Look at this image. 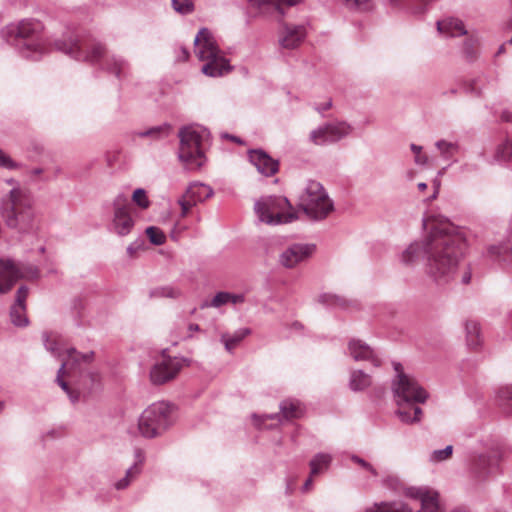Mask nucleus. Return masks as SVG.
I'll return each mask as SVG.
<instances>
[{
    "label": "nucleus",
    "mask_w": 512,
    "mask_h": 512,
    "mask_svg": "<svg viewBox=\"0 0 512 512\" xmlns=\"http://www.w3.org/2000/svg\"><path fill=\"white\" fill-rule=\"evenodd\" d=\"M419 191L423 192L427 189V184L425 182H420L417 185Z\"/></svg>",
    "instance_id": "nucleus-59"
},
{
    "label": "nucleus",
    "mask_w": 512,
    "mask_h": 512,
    "mask_svg": "<svg viewBox=\"0 0 512 512\" xmlns=\"http://www.w3.org/2000/svg\"><path fill=\"white\" fill-rule=\"evenodd\" d=\"M437 29L448 37H458L467 34V30L460 19L447 17L437 22Z\"/></svg>",
    "instance_id": "nucleus-24"
},
{
    "label": "nucleus",
    "mask_w": 512,
    "mask_h": 512,
    "mask_svg": "<svg viewBox=\"0 0 512 512\" xmlns=\"http://www.w3.org/2000/svg\"><path fill=\"white\" fill-rule=\"evenodd\" d=\"M482 83L483 79L476 78L469 82V84L466 86V90L469 93H472L474 95H481L482 94Z\"/></svg>",
    "instance_id": "nucleus-48"
},
{
    "label": "nucleus",
    "mask_w": 512,
    "mask_h": 512,
    "mask_svg": "<svg viewBox=\"0 0 512 512\" xmlns=\"http://www.w3.org/2000/svg\"><path fill=\"white\" fill-rule=\"evenodd\" d=\"M55 49L69 55L77 61L99 65L100 68L118 79L126 77L129 62L121 55H107L106 45L95 38L79 37L72 33L54 41Z\"/></svg>",
    "instance_id": "nucleus-2"
},
{
    "label": "nucleus",
    "mask_w": 512,
    "mask_h": 512,
    "mask_svg": "<svg viewBox=\"0 0 512 512\" xmlns=\"http://www.w3.org/2000/svg\"><path fill=\"white\" fill-rule=\"evenodd\" d=\"M199 329H200V327H199V325H198V324H190V325L188 326V330H189L190 332H196V331H199Z\"/></svg>",
    "instance_id": "nucleus-58"
},
{
    "label": "nucleus",
    "mask_w": 512,
    "mask_h": 512,
    "mask_svg": "<svg viewBox=\"0 0 512 512\" xmlns=\"http://www.w3.org/2000/svg\"><path fill=\"white\" fill-rule=\"evenodd\" d=\"M179 159L190 167H201L204 162L202 143L208 137L206 129L187 126L179 131Z\"/></svg>",
    "instance_id": "nucleus-10"
},
{
    "label": "nucleus",
    "mask_w": 512,
    "mask_h": 512,
    "mask_svg": "<svg viewBox=\"0 0 512 512\" xmlns=\"http://www.w3.org/2000/svg\"><path fill=\"white\" fill-rule=\"evenodd\" d=\"M133 251H134V248L130 245V246L127 248V252H128L129 254H132V253H133Z\"/></svg>",
    "instance_id": "nucleus-63"
},
{
    "label": "nucleus",
    "mask_w": 512,
    "mask_h": 512,
    "mask_svg": "<svg viewBox=\"0 0 512 512\" xmlns=\"http://www.w3.org/2000/svg\"><path fill=\"white\" fill-rule=\"evenodd\" d=\"M195 54L206 63L201 71L210 77H220L229 73L232 67L228 60L221 55L212 33L207 28L199 30L194 40Z\"/></svg>",
    "instance_id": "nucleus-6"
},
{
    "label": "nucleus",
    "mask_w": 512,
    "mask_h": 512,
    "mask_svg": "<svg viewBox=\"0 0 512 512\" xmlns=\"http://www.w3.org/2000/svg\"><path fill=\"white\" fill-rule=\"evenodd\" d=\"M171 126L168 124H164L161 126L152 127L146 131L139 132L138 136L140 137H153V138H164L167 137L170 133Z\"/></svg>",
    "instance_id": "nucleus-34"
},
{
    "label": "nucleus",
    "mask_w": 512,
    "mask_h": 512,
    "mask_svg": "<svg viewBox=\"0 0 512 512\" xmlns=\"http://www.w3.org/2000/svg\"><path fill=\"white\" fill-rule=\"evenodd\" d=\"M302 0H249L251 5L263 13L278 12L284 15L283 6H294Z\"/></svg>",
    "instance_id": "nucleus-22"
},
{
    "label": "nucleus",
    "mask_w": 512,
    "mask_h": 512,
    "mask_svg": "<svg viewBox=\"0 0 512 512\" xmlns=\"http://www.w3.org/2000/svg\"><path fill=\"white\" fill-rule=\"evenodd\" d=\"M178 203L181 206L182 217H185L189 210L196 205V203L193 202L191 199L187 198L185 194L178 200Z\"/></svg>",
    "instance_id": "nucleus-49"
},
{
    "label": "nucleus",
    "mask_w": 512,
    "mask_h": 512,
    "mask_svg": "<svg viewBox=\"0 0 512 512\" xmlns=\"http://www.w3.org/2000/svg\"><path fill=\"white\" fill-rule=\"evenodd\" d=\"M501 119L506 122H512V113L509 111H504L501 115Z\"/></svg>",
    "instance_id": "nucleus-56"
},
{
    "label": "nucleus",
    "mask_w": 512,
    "mask_h": 512,
    "mask_svg": "<svg viewBox=\"0 0 512 512\" xmlns=\"http://www.w3.org/2000/svg\"><path fill=\"white\" fill-rule=\"evenodd\" d=\"M314 244L296 243L285 249L279 256L280 263L286 268H294L315 252Z\"/></svg>",
    "instance_id": "nucleus-16"
},
{
    "label": "nucleus",
    "mask_w": 512,
    "mask_h": 512,
    "mask_svg": "<svg viewBox=\"0 0 512 512\" xmlns=\"http://www.w3.org/2000/svg\"><path fill=\"white\" fill-rule=\"evenodd\" d=\"M307 35L306 26L303 24L283 23L279 31L278 42L284 49H296L304 41Z\"/></svg>",
    "instance_id": "nucleus-17"
},
{
    "label": "nucleus",
    "mask_w": 512,
    "mask_h": 512,
    "mask_svg": "<svg viewBox=\"0 0 512 512\" xmlns=\"http://www.w3.org/2000/svg\"><path fill=\"white\" fill-rule=\"evenodd\" d=\"M229 292H218L214 297L213 299L211 300L210 303L208 302H205L201 305V308H206V307H214V308H219L227 303H229Z\"/></svg>",
    "instance_id": "nucleus-41"
},
{
    "label": "nucleus",
    "mask_w": 512,
    "mask_h": 512,
    "mask_svg": "<svg viewBox=\"0 0 512 512\" xmlns=\"http://www.w3.org/2000/svg\"><path fill=\"white\" fill-rule=\"evenodd\" d=\"M319 302L331 306L341 307L345 308L348 304V301L344 299L343 297H340L338 295L324 293L319 296Z\"/></svg>",
    "instance_id": "nucleus-35"
},
{
    "label": "nucleus",
    "mask_w": 512,
    "mask_h": 512,
    "mask_svg": "<svg viewBox=\"0 0 512 512\" xmlns=\"http://www.w3.org/2000/svg\"><path fill=\"white\" fill-rule=\"evenodd\" d=\"M0 167L8 170H16L21 167V164L14 161L0 148Z\"/></svg>",
    "instance_id": "nucleus-46"
},
{
    "label": "nucleus",
    "mask_w": 512,
    "mask_h": 512,
    "mask_svg": "<svg viewBox=\"0 0 512 512\" xmlns=\"http://www.w3.org/2000/svg\"><path fill=\"white\" fill-rule=\"evenodd\" d=\"M132 200L142 209H147L150 206L146 191L142 188H138L133 192Z\"/></svg>",
    "instance_id": "nucleus-43"
},
{
    "label": "nucleus",
    "mask_w": 512,
    "mask_h": 512,
    "mask_svg": "<svg viewBox=\"0 0 512 512\" xmlns=\"http://www.w3.org/2000/svg\"><path fill=\"white\" fill-rule=\"evenodd\" d=\"M433 0H389L392 7L413 15H422Z\"/></svg>",
    "instance_id": "nucleus-23"
},
{
    "label": "nucleus",
    "mask_w": 512,
    "mask_h": 512,
    "mask_svg": "<svg viewBox=\"0 0 512 512\" xmlns=\"http://www.w3.org/2000/svg\"><path fill=\"white\" fill-rule=\"evenodd\" d=\"M113 217L110 230L119 236L128 235L134 227V219L131 215L132 205L128 197L118 194L112 203Z\"/></svg>",
    "instance_id": "nucleus-12"
},
{
    "label": "nucleus",
    "mask_w": 512,
    "mask_h": 512,
    "mask_svg": "<svg viewBox=\"0 0 512 512\" xmlns=\"http://www.w3.org/2000/svg\"><path fill=\"white\" fill-rule=\"evenodd\" d=\"M183 367V361L177 357H163L150 370L151 382L155 385L164 384L174 379Z\"/></svg>",
    "instance_id": "nucleus-14"
},
{
    "label": "nucleus",
    "mask_w": 512,
    "mask_h": 512,
    "mask_svg": "<svg viewBox=\"0 0 512 512\" xmlns=\"http://www.w3.org/2000/svg\"><path fill=\"white\" fill-rule=\"evenodd\" d=\"M348 351L355 361H369L375 367H379L382 363L375 351L361 340H351L348 343Z\"/></svg>",
    "instance_id": "nucleus-21"
},
{
    "label": "nucleus",
    "mask_w": 512,
    "mask_h": 512,
    "mask_svg": "<svg viewBox=\"0 0 512 512\" xmlns=\"http://www.w3.org/2000/svg\"><path fill=\"white\" fill-rule=\"evenodd\" d=\"M436 147L440 151L441 155L450 159L458 150V145L456 143L448 142L445 140H439L435 143Z\"/></svg>",
    "instance_id": "nucleus-37"
},
{
    "label": "nucleus",
    "mask_w": 512,
    "mask_h": 512,
    "mask_svg": "<svg viewBox=\"0 0 512 512\" xmlns=\"http://www.w3.org/2000/svg\"><path fill=\"white\" fill-rule=\"evenodd\" d=\"M411 151L414 153V161L418 165H425L428 162V157L422 154V146L412 143L410 145Z\"/></svg>",
    "instance_id": "nucleus-47"
},
{
    "label": "nucleus",
    "mask_w": 512,
    "mask_h": 512,
    "mask_svg": "<svg viewBox=\"0 0 512 512\" xmlns=\"http://www.w3.org/2000/svg\"><path fill=\"white\" fill-rule=\"evenodd\" d=\"M251 330L249 328H241L235 331L232 335L222 334L221 341L228 352H232L233 349L249 334Z\"/></svg>",
    "instance_id": "nucleus-30"
},
{
    "label": "nucleus",
    "mask_w": 512,
    "mask_h": 512,
    "mask_svg": "<svg viewBox=\"0 0 512 512\" xmlns=\"http://www.w3.org/2000/svg\"><path fill=\"white\" fill-rule=\"evenodd\" d=\"M396 415L403 423L413 424L421 420L422 409L415 405L409 407H404L402 405L397 409Z\"/></svg>",
    "instance_id": "nucleus-29"
},
{
    "label": "nucleus",
    "mask_w": 512,
    "mask_h": 512,
    "mask_svg": "<svg viewBox=\"0 0 512 512\" xmlns=\"http://www.w3.org/2000/svg\"><path fill=\"white\" fill-rule=\"evenodd\" d=\"M180 295L179 291L174 289L173 287H161L154 289L150 292V297L154 298H161V297H168V298H176Z\"/></svg>",
    "instance_id": "nucleus-42"
},
{
    "label": "nucleus",
    "mask_w": 512,
    "mask_h": 512,
    "mask_svg": "<svg viewBox=\"0 0 512 512\" xmlns=\"http://www.w3.org/2000/svg\"><path fill=\"white\" fill-rule=\"evenodd\" d=\"M332 107V100L329 99L327 102H325L324 104L322 105H318L316 107V110H318L319 112H323V111H326L328 109H330Z\"/></svg>",
    "instance_id": "nucleus-54"
},
{
    "label": "nucleus",
    "mask_w": 512,
    "mask_h": 512,
    "mask_svg": "<svg viewBox=\"0 0 512 512\" xmlns=\"http://www.w3.org/2000/svg\"><path fill=\"white\" fill-rule=\"evenodd\" d=\"M173 421V406L168 402L158 401L142 412L138 429L143 437L154 438L165 432Z\"/></svg>",
    "instance_id": "nucleus-8"
},
{
    "label": "nucleus",
    "mask_w": 512,
    "mask_h": 512,
    "mask_svg": "<svg viewBox=\"0 0 512 512\" xmlns=\"http://www.w3.org/2000/svg\"><path fill=\"white\" fill-rule=\"evenodd\" d=\"M2 36L22 57L30 60H39L49 50L43 25L34 19H24L7 25L2 30Z\"/></svg>",
    "instance_id": "nucleus-4"
},
{
    "label": "nucleus",
    "mask_w": 512,
    "mask_h": 512,
    "mask_svg": "<svg viewBox=\"0 0 512 512\" xmlns=\"http://www.w3.org/2000/svg\"><path fill=\"white\" fill-rule=\"evenodd\" d=\"M371 0H342V2L348 7V8H357L362 9L368 5V3Z\"/></svg>",
    "instance_id": "nucleus-51"
},
{
    "label": "nucleus",
    "mask_w": 512,
    "mask_h": 512,
    "mask_svg": "<svg viewBox=\"0 0 512 512\" xmlns=\"http://www.w3.org/2000/svg\"><path fill=\"white\" fill-rule=\"evenodd\" d=\"M466 341L471 348H477L482 343L480 325L475 320H467L465 323Z\"/></svg>",
    "instance_id": "nucleus-28"
},
{
    "label": "nucleus",
    "mask_w": 512,
    "mask_h": 512,
    "mask_svg": "<svg viewBox=\"0 0 512 512\" xmlns=\"http://www.w3.org/2000/svg\"><path fill=\"white\" fill-rule=\"evenodd\" d=\"M44 346L53 356L62 360V363L67 359V350L62 351L55 339H51L50 334L47 332L42 334Z\"/></svg>",
    "instance_id": "nucleus-32"
},
{
    "label": "nucleus",
    "mask_w": 512,
    "mask_h": 512,
    "mask_svg": "<svg viewBox=\"0 0 512 512\" xmlns=\"http://www.w3.org/2000/svg\"><path fill=\"white\" fill-rule=\"evenodd\" d=\"M352 126L346 121L326 123L310 132L309 139L315 145L336 143L352 132Z\"/></svg>",
    "instance_id": "nucleus-13"
},
{
    "label": "nucleus",
    "mask_w": 512,
    "mask_h": 512,
    "mask_svg": "<svg viewBox=\"0 0 512 512\" xmlns=\"http://www.w3.org/2000/svg\"><path fill=\"white\" fill-rule=\"evenodd\" d=\"M395 377L392 380L391 389L398 406L409 403H424L428 398L427 391L418 381L404 372L399 362H393Z\"/></svg>",
    "instance_id": "nucleus-9"
},
{
    "label": "nucleus",
    "mask_w": 512,
    "mask_h": 512,
    "mask_svg": "<svg viewBox=\"0 0 512 512\" xmlns=\"http://www.w3.org/2000/svg\"><path fill=\"white\" fill-rule=\"evenodd\" d=\"M439 187H440V183L437 180H435L434 181V193L429 198L430 200H433V199H435L437 197V195L439 193Z\"/></svg>",
    "instance_id": "nucleus-57"
},
{
    "label": "nucleus",
    "mask_w": 512,
    "mask_h": 512,
    "mask_svg": "<svg viewBox=\"0 0 512 512\" xmlns=\"http://www.w3.org/2000/svg\"><path fill=\"white\" fill-rule=\"evenodd\" d=\"M410 498L421 502V508L417 512H441L438 492L426 487H411L406 491Z\"/></svg>",
    "instance_id": "nucleus-18"
},
{
    "label": "nucleus",
    "mask_w": 512,
    "mask_h": 512,
    "mask_svg": "<svg viewBox=\"0 0 512 512\" xmlns=\"http://www.w3.org/2000/svg\"><path fill=\"white\" fill-rule=\"evenodd\" d=\"M372 385V377L362 370H353L350 373L349 388L352 391H363Z\"/></svg>",
    "instance_id": "nucleus-26"
},
{
    "label": "nucleus",
    "mask_w": 512,
    "mask_h": 512,
    "mask_svg": "<svg viewBox=\"0 0 512 512\" xmlns=\"http://www.w3.org/2000/svg\"><path fill=\"white\" fill-rule=\"evenodd\" d=\"M229 303L238 304L243 303L245 301V296L243 294H233L229 293Z\"/></svg>",
    "instance_id": "nucleus-53"
},
{
    "label": "nucleus",
    "mask_w": 512,
    "mask_h": 512,
    "mask_svg": "<svg viewBox=\"0 0 512 512\" xmlns=\"http://www.w3.org/2000/svg\"><path fill=\"white\" fill-rule=\"evenodd\" d=\"M290 208L289 200L282 196L262 197L254 204V211L258 219L268 225H279L294 221L297 216L293 212H287Z\"/></svg>",
    "instance_id": "nucleus-11"
},
{
    "label": "nucleus",
    "mask_w": 512,
    "mask_h": 512,
    "mask_svg": "<svg viewBox=\"0 0 512 512\" xmlns=\"http://www.w3.org/2000/svg\"><path fill=\"white\" fill-rule=\"evenodd\" d=\"M332 461V457L327 453L316 454L311 461L309 466L311 469V476L318 475L328 469Z\"/></svg>",
    "instance_id": "nucleus-31"
},
{
    "label": "nucleus",
    "mask_w": 512,
    "mask_h": 512,
    "mask_svg": "<svg viewBox=\"0 0 512 512\" xmlns=\"http://www.w3.org/2000/svg\"><path fill=\"white\" fill-rule=\"evenodd\" d=\"M465 246L464 237L452 224L439 223L422 241L411 243L400 260L410 266L422 258L426 275L439 286L450 283L458 272H461V283L469 284L471 271L460 264Z\"/></svg>",
    "instance_id": "nucleus-1"
},
{
    "label": "nucleus",
    "mask_w": 512,
    "mask_h": 512,
    "mask_svg": "<svg viewBox=\"0 0 512 512\" xmlns=\"http://www.w3.org/2000/svg\"><path fill=\"white\" fill-rule=\"evenodd\" d=\"M230 138H231L233 141H235V142H238V143H240V142H241V141H240V139H239V138H237L236 136H231Z\"/></svg>",
    "instance_id": "nucleus-64"
},
{
    "label": "nucleus",
    "mask_w": 512,
    "mask_h": 512,
    "mask_svg": "<svg viewBox=\"0 0 512 512\" xmlns=\"http://www.w3.org/2000/svg\"><path fill=\"white\" fill-rule=\"evenodd\" d=\"M188 56H189L188 51L185 48H181V58L183 60H186V59H188Z\"/></svg>",
    "instance_id": "nucleus-60"
},
{
    "label": "nucleus",
    "mask_w": 512,
    "mask_h": 512,
    "mask_svg": "<svg viewBox=\"0 0 512 512\" xmlns=\"http://www.w3.org/2000/svg\"><path fill=\"white\" fill-rule=\"evenodd\" d=\"M146 234L150 242L154 245H162L165 243L166 236L163 231L155 226H150L146 229Z\"/></svg>",
    "instance_id": "nucleus-40"
},
{
    "label": "nucleus",
    "mask_w": 512,
    "mask_h": 512,
    "mask_svg": "<svg viewBox=\"0 0 512 512\" xmlns=\"http://www.w3.org/2000/svg\"><path fill=\"white\" fill-rule=\"evenodd\" d=\"M93 357V351L80 353L75 348H69L67 359L61 363L56 382L67 393L72 403H77L81 395H90L101 387L100 372L82 368V365L90 363Z\"/></svg>",
    "instance_id": "nucleus-3"
},
{
    "label": "nucleus",
    "mask_w": 512,
    "mask_h": 512,
    "mask_svg": "<svg viewBox=\"0 0 512 512\" xmlns=\"http://www.w3.org/2000/svg\"><path fill=\"white\" fill-rule=\"evenodd\" d=\"M214 194L213 189L204 183H192L186 190V197L196 204L210 198Z\"/></svg>",
    "instance_id": "nucleus-25"
},
{
    "label": "nucleus",
    "mask_w": 512,
    "mask_h": 512,
    "mask_svg": "<svg viewBox=\"0 0 512 512\" xmlns=\"http://www.w3.org/2000/svg\"><path fill=\"white\" fill-rule=\"evenodd\" d=\"M249 160L251 164L257 169V171L266 176H273L278 172L279 163L273 159L262 149H254L248 152Z\"/></svg>",
    "instance_id": "nucleus-19"
},
{
    "label": "nucleus",
    "mask_w": 512,
    "mask_h": 512,
    "mask_svg": "<svg viewBox=\"0 0 512 512\" xmlns=\"http://www.w3.org/2000/svg\"><path fill=\"white\" fill-rule=\"evenodd\" d=\"M5 182L13 186L10 192L2 199L0 207L6 225L19 232L32 230L35 225L32 197L27 191L19 187L15 179L9 178Z\"/></svg>",
    "instance_id": "nucleus-5"
},
{
    "label": "nucleus",
    "mask_w": 512,
    "mask_h": 512,
    "mask_svg": "<svg viewBox=\"0 0 512 512\" xmlns=\"http://www.w3.org/2000/svg\"><path fill=\"white\" fill-rule=\"evenodd\" d=\"M486 461H487V459H486V457H484V456H481V457L479 458V463H480V464H485V463H486Z\"/></svg>",
    "instance_id": "nucleus-62"
},
{
    "label": "nucleus",
    "mask_w": 512,
    "mask_h": 512,
    "mask_svg": "<svg viewBox=\"0 0 512 512\" xmlns=\"http://www.w3.org/2000/svg\"><path fill=\"white\" fill-rule=\"evenodd\" d=\"M500 405L509 413H512V387H505L498 393Z\"/></svg>",
    "instance_id": "nucleus-39"
},
{
    "label": "nucleus",
    "mask_w": 512,
    "mask_h": 512,
    "mask_svg": "<svg viewBox=\"0 0 512 512\" xmlns=\"http://www.w3.org/2000/svg\"><path fill=\"white\" fill-rule=\"evenodd\" d=\"M135 463L126 471L125 476L130 478L132 481L140 474L141 465L144 461V454L140 449L135 450Z\"/></svg>",
    "instance_id": "nucleus-36"
},
{
    "label": "nucleus",
    "mask_w": 512,
    "mask_h": 512,
    "mask_svg": "<svg viewBox=\"0 0 512 512\" xmlns=\"http://www.w3.org/2000/svg\"><path fill=\"white\" fill-rule=\"evenodd\" d=\"M311 486H312V476L310 475V477L304 482V484L302 486V491L303 492L309 491Z\"/></svg>",
    "instance_id": "nucleus-55"
},
{
    "label": "nucleus",
    "mask_w": 512,
    "mask_h": 512,
    "mask_svg": "<svg viewBox=\"0 0 512 512\" xmlns=\"http://www.w3.org/2000/svg\"><path fill=\"white\" fill-rule=\"evenodd\" d=\"M351 460L355 462L356 464L360 465L365 470L371 472L373 475H377L376 470L373 468V466L368 463L366 460L360 458L359 456L353 455L351 457Z\"/></svg>",
    "instance_id": "nucleus-50"
},
{
    "label": "nucleus",
    "mask_w": 512,
    "mask_h": 512,
    "mask_svg": "<svg viewBox=\"0 0 512 512\" xmlns=\"http://www.w3.org/2000/svg\"><path fill=\"white\" fill-rule=\"evenodd\" d=\"M29 295V288L21 285L15 296V303L10 309L11 322L19 327L27 326L29 321L26 315V299Z\"/></svg>",
    "instance_id": "nucleus-20"
},
{
    "label": "nucleus",
    "mask_w": 512,
    "mask_h": 512,
    "mask_svg": "<svg viewBox=\"0 0 512 512\" xmlns=\"http://www.w3.org/2000/svg\"><path fill=\"white\" fill-rule=\"evenodd\" d=\"M304 413V409L298 400L287 399L280 403V412L276 414H267L261 417L253 415L255 425L258 428L264 426V421L267 419L277 420V423H283V421H290L293 419L300 418Z\"/></svg>",
    "instance_id": "nucleus-15"
},
{
    "label": "nucleus",
    "mask_w": 512,
    "mask_h": 512,
    "mask_svg": "<svg viewBox=\"0 0 512 512\" xmlns=\"http://www.w3.org/2000/svg\"><path fill=\"white\" fill-rule=\"evenodd\" d=\"M495 158L497 161L507 162L512 160V138L507 139L500 145H498Z\"/></svg>",
    "instance_id": "nucleus-33"
},
{
    "label": "nucleus",
    "mask_w": 512,
    "mask_h": 512,
    "mask_svg": "<svg viewBox=\"0 0 512 512\" xmlns=\"http://www.w3.org/2000/svg\"><path fill=\"white\" fill-rule=\"evenodd\" d=\"M453 452V447L451 445L446 446L443 449L434 450L431 453L430 461L432 462H441L451 457Z\"/></svg>",
    "instance_id": "nucleus-44"
},
{
    "label": "nucleus",
    "mask_w": 512,
    "mask_h": 512,
    "mask_svg": "<svg viewBox=\"0 0 512 512\" xmlns=\"http://www.w3.org/2000/svg\"><path fill=\"white\" fill-rule=\"evenodd\" d=\"M365 512H413V509L403 502H380L366 508Z\"/></svg>",
    "instance_id": "nucleus-27"
},
{
    "label": "nucleus",
    "mask_w": 512,
    "mask_h": 512,
    "mask_svg": "<svg viewBox=\"0 0 512 512\" xmlns=\"http://www.w3.org/2000/svg\"><path fill=\"white\" fill-rule=\"evenodd\" d=\"M43 172V170L41 168H35L31 171V175L32 176H38L40 175L41 173Z\"/></svg>",
    "instance_id": "nucleus-61"
},
{
    "label": "nucleus",
    "mask_w": 512,
    "mask_h": 512,
    "mask_svg": "<svg viewBox=\"0 0 512 512\" xmlns=\"http://www.w3.org/2000/svg\"><path fill=\"white\" fill-rule=\"evenodd\" d=\"M478 40L473 37H469L463 44V52L467 58L473 59L476 56Z\"/></svg>",
    "instance_id": "nucleus-45"
},
{
    "label": "nucleus",
    "mask_w": 512,
    "mask_h": 512,
    "mask_svg": "<svg viewBox=\"0 0 512 512\" xmlns=\"http://www.w3.org/2000/svg\"><path fill=\"white\" fill-rule=\"evenodd\" d=\"M173 9L182 15L191 14L194 9V1L193 0H171Z\"/></svg>",
    "instance_id": "nucleus-38"
},
{
    "label": "nucleus",
    "mask_w": 512,
    "mask_h": 512,
    "mask_svg": "<svg viewBox=\"0 0 512 512\" xmlns=\"http://www.w3.org/2000/svg\"><path fill=\"white\" fill-rule=\"evenodd\" d=\"M297 206L314 221L325 219L333 210L334 203L323 185L309 180L298 196Z\"/></svg>",
    "instance_id": "nucleus-7"
},
{
    "label": "nucleus",
    "mask_w": 512,
    "mask_h": 512,
    "mask_svg": "<svg viewBox=\"0 0 512 512\" xmlns=\"http://www.w3.org/2000/svg\"><path fill=\"white\" fill-rule=\"evenodd\" d=\"M131 482H132V480L130 478H128L127 476H124L122 479H120L119 481H117L115 483V487L118 490H122V489L127 488Z\"/></svg>",
    "instance_id": "nucleus-52"
}]
</instances>
